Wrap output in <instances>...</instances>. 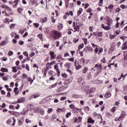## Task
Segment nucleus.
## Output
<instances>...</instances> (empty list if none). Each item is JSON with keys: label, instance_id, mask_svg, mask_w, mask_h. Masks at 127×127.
I'll list each match as a JSON object with an SVG mask.
<instances>
[{"label": "nucleus", "instance_id": "12", "mask_svg": "<svg viewBox=\"0 0 127 127\" xmlns=\"http://www.w3.org/2000/svg\"><path fill=\"white\" fill-rule=\"evenodd\" d=\"M17 101L18 104H21V103H24V102L25 101V98H24V97H21L20 98H18Z\"/></svg>", "mask_w": 127, "mask_h": 127}, {"label": "nucleus", "instance_id": "4", "mask_svg": "<svg viewBox=\"0 0 127 127\" xmlns=\"http://www.w3.org/2000/svg\"><path fill=\"white\" fill-rule=\"evenodd\" d=\"M103 50L104 49H103V48L97 47L94 49V54H97L98 53V55H100L101 53H103Z\"/></svg>", "mask_w": 127, "mask_h": 127}, {"label": "nucleus", "instance_id": "19", "mask_svg": "<svg viewBox=\"0 0 127 127\" xmlns=\"http://www.w3.org/2000/svg\"><path fill=\"white\" fill-rule=\"evenodd\" d=\"M71 82H72V80H71L70 79H68L64 81V85H69V84H70V83H71Z\"/></svg>", "mask_w": 127, "mask_h": 127}, {"label": "nucleus", "instance_id": "59", "mask_svg": "<svg viewBox=\"0 0 127 127\" xmlns=\"http://www.w3.org/2000/svg\"><path fill=\"white\" fill-rule=\"evenodd\" d=\"M49 80L50 81H55V78H54V77L53 76H52L49 78Z\"/></svg>", "mask_w": 127, "mask_h": 127}, {"label": "nucleus", "instance_id": "64", "mask_svg": "<svg viewBox=\"0 0 127 127\" xmlns=\"http://www.w3.org/2000/svg\"><path fill=\"white\" fill-rule=\"evenodd\" d=\"M70 116H71V112H68L66 115V118H68Z\"/></svg>", "mask_w": 127, "mask_h": 127}, {"label": "nucleus", "instance_id": "40", "mask_svg": "<svg viewBox=\"0 0 127 127\" xmlns=\"http://www.w3.org/2000/svg\"><path fill=\"white\" fill-rule=\"evenodd\" d=\"M57 85H58V83H56L51 85L50 86V89H52V88H55V87H56V86H57Z\"/></svg>", "mask_w": 127, "mask_h": 127}, {"label": "nucleus", "instance_id": "27", "mask_svg": "<svg viewBox=\"0 0 127 127\" xmlns=\"http://www.w3.org/2000/svg\"><path fill=\"white\" fill-rule=\"evenodd\" d=\"M84 47V44H81L79 45L78 47V49L77 50V51H80L82 48Z\"/></svg>", "mask_w": 127, "mask_h": 127}, {"label": "nucleus", "instance_id": "18", "mask_svg": "<svg viewBox=\"0 0 127 127\" xmlns=\"http://www.w3.org/2000/svg\"><path fill=\"white\" fill-rule=\"evenodd\" d=\"M18 1H19V0H16L13 2V7L14 8H15L17 6V4H18Z\"/></svg>", "mask_w": 127, "mask_h": 127}, {"label": "nucleus", "instance_id": "21", "mask_svg": "<svg viewBox=\"0 0 127 127\" xmlns=\"http://www.w3.org/2000/svg\"><path fill=\"white\" fill-rule=\"evenodd\" d=\"M33 97L34 99H36L37 98H39V97H40V93H36L33 95Z\"/></svg>", "mask_w": 127, "mask_h": 127}, {"label": "nucleus", "instance_id": "42", "mask_svg": "<svg viewBox=\"0 0 127 127\" xmlns=\"http://www.w3.org/2000/svg\"><path fill=\"white\" fill-rule=\"evenodd\" d=\"M101 62L102 63H107V60H106V58L104 57L101 60Z\"/></svg>", "mask_w": 127, "mask_h": 127}, {"label": "nucleus", "instance_id": "16", "mask_svg": "<svg viewBox=\"0 0 127 127\" xmlns=\"http://www.w3.org/2000/svg\"><path fill=\"white\" fill-rule=\"evenodd\" d=\"M79 62L80 64H83V65H85V58H82L81 59H80V60H79Z\"/></svg>", "mask_w": 127, "mask_h": 127}, {"label": "nucleus", "instance_id": "20", "mask_svg": "<svg viewBox=\"0 0 127 127\" xmlns=\"http://www.w3.org/2000/svg\"><path fill=\"white\" fill-rule=\"evenodd\" d=\"M14 93L15 96H17V95H18V88L17 87H15L14 88Z\"/></svg>", "mask_w": 127, "mask_h": 127}, {"label": "nucleus", "instance_id": "30", "mask_svg": "<svg viewBox=\"0 0 127 127\" xmlns=\"http://www.w3.org/2000/svg\"><path fill=\"white\" fill-rule=\"evenodd\" d=\"M72 98H73V99H79V98H80V95L78 94H73L72 95Z\"/></svg>", "mask_w": 127, "mask_h": 127}, {"label": "nucleus", "instance_id": "49", "mask_svg": "<svg viewBox=\"0 0 127 127\" xmlns=\"http://www.w3.org/2000/svg\"><path fill=\"white\" fill-rule=\"evenodd\" d=\"M89 110L90 108L88 106H86L84 108V110L85 111V112H88L89 111Z\"/></svg>", "mask_w": 127, "mask_h": 127}, {"label": "nucleus", "instance_id": "41", "mask_svg": "<svg viewBox=\"0 0 127 127\" xmlns=\"http://www.w3.org/2000/svg\"><path fill=\"white\" fill-rule=\"evenodd\" d=\"M68 87H69L68 85L63 86H62V89H63V91H65V90H66V89H67V88H68Z\"/></svg>", "mask_w": 127, "mask_h": 127}, {"label": "nucleus", "instance_id": "13", "mask_svg": "<svg viewBox=\"0 0 127 127\" xmlns=\"http://www.w3.org/2000/svg\"><path fill=\"white\" fill-rule=\"evenodd\" d=\"M55 63H56V61H53V62H51V63H48L46 66H49V67H50V68H52L51 65H54V64H55Z\"/></svg>", "mask_w": 127, "mask_h": 127}, {"label": "nucleus", "instance_id": "2", "mask_svg": "<svg viewBox=\"0 0 127 127\" xmlns=\"http://www.w3.org/2000/svg\"><path fill=\"white\" fill-rule=\"evenodd\" d=\"M106 19L107 21L106 24L108 26H105V24H102L101 25V28L104 29V30H110L111 29V25H112V23H113V21H112V18L109 16H107L106 17Z\"/></svg>", "mask_w": 127, "mask_h": 127}, {"label": "nucleus", "instance_id": "56", "mask_svg": "<svg viewBox=\"0 0 127 127\" xmlns=\"http://www.w3.org/2000/svg\"><path fill=\"white\" fill-rule=\"evenodd\" d=\"M65 8H69V2L68 1L65 2Z\"/></svg>", "mask_w": 127, "mask_h": 127}, {"label": "nucleus", "instance_id": "37", "mask_svg": "<svg viewBox=\"0 0 127 127\" xmlns=\"http://www.w3.org/2000/svg\"><path fill=\"white\" fill-rule=\"evenodd\" d=\"M28 81L30 82V85L33 83V79L31 77L28 78Z\"/></svg>", "mask_w": 127, "mask_h": 127}, {"label": "nucleus", "instance_id": "22", "mask_svg": "<svg viewBox=\"0 0 127 127\" xmlns=\"http://www.w3.org/2000/svg\"><path fill=\"white\" fill-rule=\"evenodd\" d=\"M82 11H83V8H80L79 10L77 11V16H80Z\"/></svg>", "mask_w": 127, "mask_h": 127}, {"label": "nucleus", "instance_id": "24", "mask_svg": "<svg viewBox=\"0 0 127 127\" xmlns=\"http://www.w3.org/2000/svg\"><path fill=\"white\" fill-rule=\"evenodd\" d=\"M121 39L123 40L124 42H126V41H127V36H122L120 37Z\"/></svg>", "mask_w": 127, "mask_h": 127}, {"label": "nucleus", "instance_id": "34", "mask_svg": "<svg viewBox=\"0 0 127 127\" xmlns=\"http://www.w3.org/2000/svg\"><path fill=\"white\" fill-rule=\"evenodd\" d=\"M71 65H72V64H71L70 63H66L64 64V66L65 67H66V68H68V69H69V68L71 67Z\"/></svg>", "mask_w": 127, "mask_h": 127}, {"label": "nucleus", "instance_id": "31", "mask_svg": "<svg viewBox=\"0 0 127 127\" xmlns=\"http://www.w3.org/2000/svg\"><path fill=\"white\" fill-rule=\"evenodd\" d=\"M97 37H103V32H97Z\"/></svg>", "mask_w": 127, "mask_h": 127}, {"label": "nucleus", "instance_id": "5", "mask_svg": "<svg viewBox=\"0 0 127 127\" xmlns=\"http://www.w3.org/2000/svg\"><path fill=\"white\" fill-rule=\"evenodd\" d=\"M77 83H78L79 85L80 86H84V84H85V80H84V78L82 77H79L77 79Z\"/></svg>", "mask_w": 127, "mask_h": 127}, {"label": "nucleus", "instance_id": "45", "mask_svg": "<svg viewBox=\"0 0 127 127\" xmlns=\"http://www.w3.org/2000/svg\"><path fill=\"white\" fill-rule=\"evenodd\" d=\"M41 40V41H43V38H42V34H39L37 36Z\"/></svg>", "mask_w": 127, "mask_h": 127}, {"label": "nucleus", "instance_id": "3", "mask_svg": "<svg viewBox=\"0 0 127 127\" xmlns=\"http://www.w3.org/2000/svg\"><path fill=\"white\" fill-rule=\"evenodd\" d=\"M2 8H5L6 12L5 13V16H9V15H13V12H12V9L9 6H6V5H3L2 6Z\"/></svg>", "mask_w": 127, "mask_h": 127}, {"label": "nucleus", "instance_id": "50", "mask_svg": "<svg viewBox=\"0 0 127 127\" xmlns=\"http://www.w3.org/2000/svg\"><path fill=\"white\" fill-rule=\"evenodd\" d=\"M54 69H55V70H56V71L59 70V66L58 64L55 65Z\"/></svg>", "mask_w": 127, "mask_h": 127}, {"label": "nucleus", "instance_id": "8", "mask_svg": "<svg viewBox=\"0 0 127 127\" xmlns=\"http://www.w3.org/2000/svg\"><path fill=\"white\" fill-rule=\"evenodd\" d=\"M49 55L51 56L50 60L51 61L54 60L55 58H56V55L55 54V53L54 52L50 51L49 52Z\"/></svg>", "mask_w": 127, "mask_h": 127}, {"label": "nucleus", "instance_id": "11", "mask_svg": "<svg viewBox=\"0 0 127 127\" xmlns=\"http://www.w3.org/2000/svg\"><path fill=\"white\" fill-rule=\"evenodd\" d=\"M88 70H89V68H88V67L87 66H85L81 70L82 74H86V73L88 72Z\"/></svg>", "mask_w": 127, "mask_h": 127}, {"label": "nucleus", "instance_id": "58", "mask_svg": "<svg viewBox=\"0 0 127 127\" xmlns=\"http://www.w3.org/2000/svg\"><path fill=\"white\" fill-rule=\"evenodd\" d=\"M52 112H53V109L52 108H49L48 110V114H50Z\"/></svg>", "mask_w": 127, "mask_h": 127}, {"label": "nucleus", "instance_id": "14", "mask_svg": "<svg viewBox=\"0 0 127 127\" xmlns=\"http://www.w3.org/2000/svg\"><path fill=\"white\" fill-rule=\"evenodd\" d=\"M73 29H74V32H76V31H80V26L79 25H76V26L73 27Z\"/></svg>", "mask_w": 127, "mask_h": 127}, {"label": "nucleus", "instance_id": "23", "mask_svg": "<svg viewBox=\"0 0 127 127\" xmlns=\"http://www.w3.org/2000/svg\"><path fill=\"white\" fill-rule=\"evenodd\" d=\"M7 43L6 41H3L0 43V46H4Z\"/></svg>", "mask_w": 127, "mask_h": 127}, {"label": "nucleus", "instance_id": "15", "mask_svg": "<svg viewBox=\"0 0 127 127\" xmlns=\"http://www.w3.org/2000/svg\"><path fill=\"white\" fill-rule=\"evenodd\" d=\"M24 9L22 7H19L17 9V11L19 14H21L22 13V12L23 11Z\"/></svg>", "mask_w": 127, "mask_h": 127}, {"label": "nucleus", "instance_id": "47", "mask_svg": "<svg viewBox=\"0 0 127 127\" xmlns=\"http://www.w3.org/2000/svg\"><path fill=\"white\" fill-rule=\"evenodd\" d=\"M61 76L63 77V78H67L68 77V75L66 73H62Z\"/></svg>", "mask_w": 127, "mask_h": 127}, {"label": "nucleus", "instance_id": "6", "mask_svg": "<svg viewBox=\"0 0 127 127\" xmlns=\"http://www.w3.org/2000/svg\"><path fill=\"white\" fill-rule=\"evenodd\" d=\"M83 50L84 51H85V52H86V53L90 52L92 53V52L94 51V49H93V48H92L91 46H86L83 49Z\"/></svg>", "mask_w": 127, "mask_h": 127}, {"label": "nucleus", "instance_id": "25", "mask_svg": "<svg viewBox=\"0 0 127 127\" xmlns=\"http://www.w3.org/2000/svg\"><path fill=\"white\" fill-rule=\"evenodd\" d=\"M110 97H112V94H111V93H109V92H106V93L105 94V98L108 99V98H110Z\"/></svg>", "mask_w": 127, "mask_h": 127}, {"label": "nucleus", "instance_id": "1", "mask_svg": "<svg viewBox=\"0 0 127 127\" xmlns=\"http://www.w3.org/2000/svg\"><path fill=\"white\" fill-rule=\"evenodd\" d=\"M50 36L55 40H57L62 36V33L56 30H54L50 32Z\"/></svg>", "mask_w": 127, "mask_h": 127}, {"label": "nucleus", "instance_id": "36", "mask_svg": "<svg viewBox=\"0 0 127 127\" xmlns=\"http://www.w3.org/2000/svg\"><path fill=\"white\" fill-rule=\"evenodd\" d=\"M104 0H99V2H98L99 6H102L103 4Z\"/></svg>", "mask_w": 127, "mask_h": 127}, {"label": "nucleus", "instance_id": "52", "mask_svg": "<svg viewBox=\"0 0 127 127\" xmlns=\"http://www.w3.org/2000/svg\"><path fill=\"white\" fill-rule=\"evenodd\" d=\"M73 6H74V3L73 2L70 3L69 4L68 7L69 8H72Z\"/></svg>", "mask_w": 127, "mask_h": 127}, {"label": "nucleus", "instance_id": "28", "mask_svg": "<svg viewBox=\"0 0 127 127\" xmlns=\"http://www.w3.org/2000/svg\"><path fill=\"white\" fill-rule=\"evenodd\" d=\"M1 72H8V69L5 67H2L0 69Z\"/></svg>", "mask_w": 127, "mask_h": 127}, {"label": "nucleus", "instance_id": "61", "mask_svg": "<svg viewBox=\"0 0 127 127\" xmlns=\"http://www.w3.org/2000/svg\"><path fill=\"white\" fill-rule=\"evenodd\" d=\"M86 12L87 13H90V12H92V8H89L86 10Z\"/></svg>", "mask_w": 127, "mask_h": 127}, {"label": "nucleus", "instance_id": "53", "mask_svg": "<svg viewBox=\"0 0 127 127\" xmlns=\"http://www.w3.org/2000/svg\"><path fill=\"white\" fill-rule=\"evenodd\" d=\"M115 37H117V35H111L110 36V39H114Z\"/></svg>", "mask_w": 127, "mask_h": 127}, {"label": "nucleus", "instance_id": "35", "mask_svg": "<svg viewBox=\"0 0 127 127\" xmlns=\"http://www.w3.org/2000/svg\"><path fill=\"white\" fill-rule=\"evenodd\" d=\"M49 75H50V76H53V73L55 74V72L52 71V70H49L48 72Z\"/></svg>", "mask_w": 127, "mask_h": 127}, {"label": "nucleus", "instance_id": "43", "mask_svg": "<svg viewBox=\"0 0 127 127\" xmlns=\"http://www.w3.org/2000/svg\"><path fill=\"white\" fill-rule=\"evenodd\" d=\"M121 121H122V119L120 117H117L115 119V122H121Z\"/></svg>", "mask_w": 127, "mask_h": 127}, {"label": "nucleus", "instance_id": "9", "mask_svg": "<svg viewBox=\"0 0 127 127\" xmlns=\"http://www.w3.org/2000/svg\"><path fill=\"white\" fill-rule=\"evenodd\" d=\"M127 112H126V111H122L120 117V119L122 120H124V119H125V118L127 117Z\"/></svg>", "mask_w": 127, "mask_h": 127}, {"label": "nucleus", "instance_id": "60", "mask_svg": "<svg viewBox=\"0 0 127 127\" xmlns=\"http://www.w3.org/2000/svg\"><path fill=\"white\" fill-rule=\"evenodd\" d=\"M35 55V53H34V52H32L31 53V54L29 55V56L30 57H33V56H34Z\"/></svg>", "mask_w": 127, "mask_h": 127}, {"label": "nucleus", "instance_id": "29", "mask_svg": "<svg viewBox=\"0 0 127 127\" xmlns=\"http://www.w3.org/2000/svg\"><path fill=\"white\" fill-rule=\"evenodd\" d=\"M57 93H60V92H63V88L62 87L58 88L56 90Z\"/></svg>", "mask_w": 127, "mask_h": 127}, {"label": "nucleus", "instance_id": "32", "mask_svg": "<svg viewBox=\"0 0 127 127\" xmlns=\"http://www.w3.org/2000/svg\"><path fill=\"white\" fill-rule=\"evenodd\" d=\"M120 7L122 8V9H127V5L125 4H122L120 5Z\"/></svg>", "mask_w": 127, "mask_h": 127}, {"label": "nucleus", "instance_id": "44", "mask_svg": "<svg viewBox=\"0 0 127 127\" xmlns=\"http://www.w3.org/2000/svg\"><path fill=\"white\" fill-rule=\"evenodd\" d=\"M114 5L111 4L109 6L108 8L110 9V10H113V9H114Z\"/></svg>", "mask_w": 127, "mask_h": 127}, {"label": "nucleus", "instance_id": "55", "mask_svg": "<svg viewBox=\"0 0 127 127\" xmlns=\"http://www.w3.org/2000/svg\"><path fill=\"white\" fill-rule=\"evenodd\" d=\"M12 72H14V73H16V72H17V69H16V68H15V67H12Z\"/></svg>", "mask_w": 127, "mask_h": 127}, {"label": "nucleus", "instance_id": "63", "mask_svg": "<svg viewBox=\"0 0 127 127\" xmlns=\"http://www.w3.org/2000/svg\"><path fill=\"white\" fill-rule=\"evenodd\" d=\"M34 26H35V27L36 28H37V27H38L39 26V23H34Z\"/></svg>", "mask_w": 127, "mask_h": 127}, {"label": "nucleus", "instance_id": "57", "mask_svg": "<svg viewBox=\"0 0 127 127\" xmlns=\"http://www.w3.org/2000/svg\"><path fill=\"white\" fill-rule=\"evenodd\" d=\"M2 80L4 81H7V76H3L2 77Z\"/></svg>", "mask_w": 127, "mask_h": 127}, {"label": "nucleus", "instance_id": "48", "mask_svg": "<svg viewBox=\"0 0 127 127\" xmlns=\"http://www.w3.org/2000/svg\"><path fill=\"white\" fill-rule=\"evenodd\" d=\"M8 56H12L13 55V52L10 51L8 52Z\"/></svg>", "mask_w": 127, "mask_h": 127}, {"label": "nucleus", "instance_id": "26", "mask_svg": "<svg viewBox=\"0 0 127 127\" xmlns=\"http://www.w3.org/2000/svg\"><path fill=\"white\" fill-rule=\"evenodd\" d=\"M92 78V75H91V72H89L87 74L86 79L87 80H90Z\"/></svg>", "mask_w": 127, "mask_h": 127}, {"label": "nucleus", "instance_id": "17", "mask_svg": "<svg viewBox=\"0 0 127 127\" xmlns=\"http://www.w3.org/2000/svg\"><path fill=\"white\" fill-rule=\"evenodd\" d=\"M88 124H94L95 123V120H93L91 117H89L87 121Z\"/></svg>", "mask_w": 127, "mask_h": 127}, {"label": "nucleus", "instance_id": "38", "mask_svg": "<svg viewBox=\"0 0 127 127\" xmlns=\"http://www.w3.org/2000/svg\"><path fill=\"white\" fill-rule=\"evenodd\" d=\"M69 109H71L72 110H74V109H75V105H74V104H71L69 106Z\"/></svg>", "mask_w": 127, "mask_h": 127}, {"label": "nucleus", "instance_id": "51", "mask_svg": "<svg viewBox=\"0 0 127 127\" xmlns=\"http://www.w3.org/2000/svg\"><path fill=\"white\" fill-rule=\"evenodd\" d=\"M48 20V18H47V17H45L42 20V22H43L44 23L45 22H47Z\"/></svg>", "mask_w": 127, "mask_h": 127}, {"label": "nucleus", "instance_id": "54", "mask_svg": "<svg viewBox=\"0 0 127 127\" xmlns=\"http://www.w3.org/2000/svg\"><path fill=\"white\" fill-rule=\"evenodd\" d=\"M82 40H83L85 45H86L87 43H88V40H87V39H85L83 38H82Z\"/></svg>", "mask_w": 127, "mask_h": 127}, {"label": "nucleus", "instance_id": "39", "mask_svg": "<svg viewBox=\"0 0 127 127\" xmlns=\"http://www.w3.org/2000/svg\"><path fill=\"white\" fill-rule=\"evenodd\" d=\"M42 73L44 74V77H46V74H47V70L44 69L42 70Z\"/></svg>", "mask_w": 127, "mask_h": 127}, {"label": "nucleus", "instance_id": "62", "mask_svg": "<svg viewBox=\"0 0 127 127\" xmlns=\"http://www.w3.org/2000/svg\"><path fill=\"white\" fill-rule=\"evenodd\" d=\"M22 77L24 78V79H26V78H27V74H26V73H23Z\"/></svg>", "mask_w": 127, "mask_h": 127}, {"label": "nucleus", "instance_id": "10", "mask_svg": "<svg viewBox=\"0 0 127 127\" xmlns=\"http://www.w3.org/2000/svg\"><path fill=\"white\" fill-rule=\"evenodd\" d=\"M127 41L124 42L122 47V50H127Z\"/></svg>", "mask_w": 127, "mask_h": 127}, {"label": "nucleus", "instance_id": "46", "mask_svg": "<svg viewBox=\"0 0 127 127\" xmlns=\"http://www.w3.org/2000/svg\"><path fill=\"white\" fill-rule=\"evenodd\" d=\"M39 113L41 115H42V116H43V115H44V109H41L39 110Z\"/></svg>", "mask_w": 127, "mask_h": 127}, {"label": "nucleus", "instance_id": "7", "mask_svg": "<svg viewBox=\"0 0 127 127\" xmlns=\"http://www.w3.org/2000/svg\"><path fill=\"white\" fill-rule=\"evenodd\" d=\"M74 66L76 70H80V69L82 68V65H81L79 63V62L77 61L76 60L74 61Z\"/></svg>", "mask_w": 127, "mask_h": 127}, {"label": "nucleus", "instance_id": "33", "mask_svg": "<svg viewBox=\"0 0 127 127\" xmlns=\"http://www.w3.org/2000/svg\"><path fill=\"white\" fill-rule=\"evenodd\" d=\"M58 29L59 30H62L63 29V25L62 24H60L58 26Z\"/></svg>", "mask_w": 127, "mask_h": 127}]
</instances>
